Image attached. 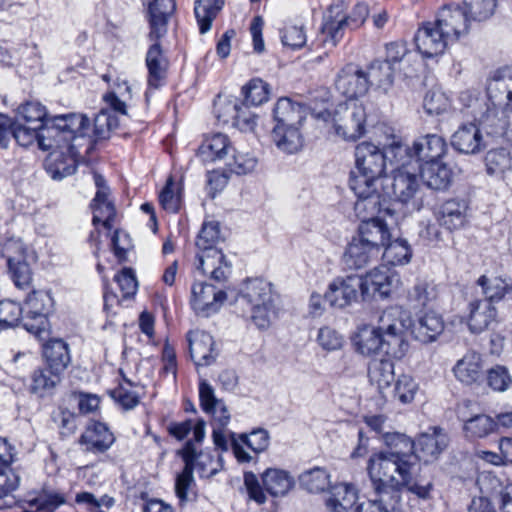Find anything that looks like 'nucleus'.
<instances>
[{
    "label": "nucleus",
    "mask_w": 512,
    "mask_h": 512,
    "mask_svg": "<svg viewBox=\"0 0 512 512\" xmlns=\"http://www.w3.org/2000/svg\"><path fill=\"white\" fill-rule=\"evenodd\" d=\"M89 128L90 121L86 115L68 113L51 117V124L26 125L15 122L11 135L23 147L36 141L41 150H50L54 157L52 177L62 179L75 173L81 156L80 148L87 145L86 152L91 148V140L87 137Z\"/></svg>",
    "instance_id": "1"
},
{
    "label": "nucleus",
    "mask_w": 512,
    "mask_h": 512,
    "mask_svg": "<svg viewBox=\"0 0 512 512\" xmlns=\"http://www.w3.org/2000/svg\"><path fill=\"white\" fill-rule=\"evenodd\" d=\"M411 317L398 307L384 310L376 326L365 325L358 329L353 338L356 351L363 356L384 354L401 360L407 354V340Z\"/></svg>",
    "instance_id": "2"
},
{
    "label": "nucleus",
    "mask_w": 512,
    "mask_h": 512,
    "mask_svg": "<svg viewBox=\"0 0 512 512\" xmlns=\"http://www.w3.org/2000/svg\"><path fill=\"white\" fill-rule=\"evenodd\" d=\"M383 442L387 450L369 458L367 470L370 479L379 481L380 478H388L394 474L411 473L413 465L417 463L414 455L415 442L398 432H385Z\"/></svg>",
    "instance_id": "3"
},
{
    "label": "nucleus",
    "mask_w": 512,
    "mask_h": 512,
    "mask_svg": "<svg viewBox=\"0 0 512 512\" xmlns=\"http://www.w3.org/2000/svg\"><path fill=\"white\" fill-rule=\"evenodd\" d=\"M386 155L376 145L363 142L355 148V169L350 172L349 187L361 191L363 187L377 185L385 178Z\"/></svg>",
    "instance_id": "4"
},
{
    "label": "nucleus",
    "mask_w": 512,
    "mask_h": 512,
    "mask_svg": "<svg viewBox=\"0 0 512 512\" xmlns=\"http://www.w3.org/2000/svg\"><path fill=\"white\" fill-rule=\"evenodd\" d=\"M460 100L465 107L466 115L472 117L487 136L502 137L506 133L508 119L502 111V106L494 105L485 97H479L469 91L461 93Z\"/></svg>",
    "instance_id": "5"
},
{
    "label": "nucleus",
    "mask_w": 512,
    "mask_h": 512,
    "mask_svg": "<svg viewBox=\"0 0 512 512\" xmlns=\"http://www.w3.org/2000/svg\"><path fill=\"white\" fill-rule=\"evenodd\" d=\"M368 15L369 8L364 2L357 3L349 14L343 12L340 4L331 5L328 13L324 16L321 28L324 41L336 46L346 30H354L362 26Z\"/></svg>",
    "instance_id": "6"
},
{
    "label": "nucleus",
    "mask_w": 512,
    "mask_h": 512,
    "mask_svg": "<svg viewBox=\"0 0 512 512\" xmlns=\"http://www.w3.org/2000/svg\"><path fill=\"white\" fill-rule=\"evenodd\" d=\"M412 164L408 161L401 162V166L393 171L392 177H385L381 185L384 195L401 203L413 200L418 207L422 203L423 184L418 174L411 171Z\"/></svg>",
    "instance_id": "7"
},
{
    "label": "nucleus",
    "mask_w": 512,
    "mask_h": 512,
    "mask_svg": "<svg viewBox=\"0 0 512 512\" xmlns=\"http://www.w3.org/2000/svg\"><path fill=\"white\" fill-rule=\"evenodd\" d=\"M390 232L381 218L366 219L358 227V235L349 243L344 256H365L382 253Z\"/></svg>",
    "instance_id": "8"
},
{
    "label": "nucleus",
    "mask_w": 512,
    "mask_h": 512,
    "mask_svg": "<svg viewBox=\"0 0 512 512\" xmlns=\"http://www.w3.org/2000/svg\"><path fill=\"white\" fill-rule=\"evenodd\" d=\"M93 179L95 186L97 187V192L90 204V207L93 210L92 223L95 226V229L90 232L88 241L91 245L96 247V250L92 253L97 254L99 238L97 225L101 223L106 230L110 231L118 222V215L114 203L108 199L110 189L106 184L105 178L101 174L94 172Z\"/></svg>",
    "instance_id": "9"
},
{
    "label": "nucleus",
    "mask_w": 512,
    "mask_h": 512,
    "mask_svg": "<svg viewBox=\"0 0 512 512\" xmlns=\"http://www.w3.org/2000/svg\"><path fill=\"white\" fill-rule=\"evenodd\" d=\"M54 307L50 292L45 290L32 291L25 300L22 317L23 327L30 333L42 338L49 326L48 316Z\"/></svg>",
    "instance_id": "10"
},
{
    "label": "nucleus",
    "mask_w": 512,
    "mask_h": 512,
    "mask_svg": "<svg viewBox=\"0 0 512 512\" xmlns=\"http://www.w3.org/2000/svg\"><path fill=\"white\" fill-rule=\"evenodd\" d=\"M447 143L445 139L437 134H427L416 139L412 146L397 145L392 147L395 155L405 153L408 162L420 164H428L442 159L447 151Z\"/></svg>",
    "instance_id": "11"
},
{
    "label": "nucleus",
    "mask_w": 512,
    "mask_h": 512,
    "mask_svg": "<svg viewBox=\"0 0 512 512\" xmlns=\"http://www.w3.org/2000/svg\"><path fill=\"white\" fill-rule=\"evenodd\" d=\"M366 111L363 105L352 102L339 105L333 117L335 133L345 140L355 141L365 133Z\"/></svg>",
    "instance_id": "12"
},
{
    "label": "nucleus",
    "mask_w": 512,
    "mask_h": 512,
    "mask_svg": "<svg viewBox=\"0 0 512 512\" xmlns=\"http://www.w3.org/2000/svg\"><path fill=\"white\" fill-rule=\"evenodd\" d=\"M360 278V291L364 299L376 296L387 298L400 284L398 273L386 265L376 267Z\"/></svg>",
    "instance_id": "13"
},
{
    "label": "nucleus",
    "mask_w": 512,
    "mask_h": 512,
    "mask_svg": "<svg viewBox=\"0 0 512 512\" xmlns=\"http://www.w3.org/2000/svg\"><path fill=\"white\" fill-rule=\"evenodd\" d=\"M357 197L354 204L356 216L362 221L366 219L380 218L379 214H392V210L386 206L387 196L381 194L377 185H369L363 187L361 191L352 190Z\"/></svg>",
    "instance_id": "14"
},
{
    "label": "nucleus",
    "mask_w": 512,
    "mask_h": 512,
    "mask_svg": "<svg viewBox=\"0 0 512 512\" xmlns=\"http://www.w3.org/2000/svg\"><path fill=\"white\" fill-rule=\"evenodd\" d=\"M414 41L417 50L426 58L441 55L447 46L452 43L440 29L436 21L425 22L415 34Z\"/></svg>",
    "instance_id": "15"
},
{
    "label": "nucleus",
    "mask_w": 512,
    "mask_h": 512,
    "mask_svg": "<svg viewBox=\"0 0 512 512\" xmlns=\"http://www.w3.org/2000/svg\"><path fill=\"white\" fill-rule=\"evenodd\" d=\"M335 87L339 93L349 99L364 96L369 88L366 71L355 64L345 65L337 74Z\"/></svg>",
    "instance_id": "16"
},
{
    "label": "nucleus",
    "mask_w": 512,
    "mask_h": 512,
    "mask_svg": "<svg viewBox=\"0 0 512 512\" xmlns=\"http://www.w3.org/2000/svg\"><path fill=\"white\" fill-rule=\"evenodd\" d=\"M435 21L446 34V38L454 43L468 33L471 18L460 6L449 5L438 12Z\"/></svg>",
    "instance_id": "17"
},
{
    "label": "nucleus",
    "mask_w": 512,
    "mask_h": 512,
    "mask_svg": "<svg viewBox=\"0 0 512 512\" xmlns=\"http://www.w3.org/2000/svg\"><path fill=\"white\" fill-rule=\"evenodd\" d=\"M448 442V435L443 429L430 428L427 432L422 433L415 442L414 455L416 456V462L429 463L436 460L446 449Z\"/></svg>",
    "instance_id": "18"
},
{
    "label": "nucleus",
    "mask_w": 512,
    "mask_h": 512,
    "mask_svg": "<svg viewBox=\"0 0 512 512\" xmlns=\"http://www.w3.org/2000/svg\"><path fill=\"white\" fill-rule=\"evenodd\" d=\"M375 492L374 498L356 506L353 512H395L399 508L397 491L389 489L384 479H370Z\"/></svg>",
    "instance_id": "19"
},
{
    "label": "nucleus",
    "mask_w": 512,
    "mask_h": 512,
    "mask_svg": "<svg viewBox=\"0 0 512 512\" xmlns=\"http://www.w3.org/2000/svg\"><path fill=\"white\" fill-rule=\"evenodd\" d=\"M420 470V463H416L413 465L411 473L407 475L394 474L388 478H384V481L387 483L389 489H394L397 491L399 502L401 501V489L403 487H406L408 491L417 495L421 499L430 498L433 483L431 480L419 478L418 473Z\"/></svg>",
    "instance_id": "20"
},
{
    "label": "nucleus",
    "mask_w": 512,
    "mask_h": 512,
    "mask_svg": "<svg viewBox=\"0 0 512 512\" xmlns=\"http://www.w3.org/2000/svg\"><path fill=\"white\" fill-rule=\"evenodd\" d=\"M361 287V278L349 275L345 279H335L324 295L325 302L331 307L344 308L356 301L358 290Z\"/></svg>",
    "instance_id": "21"
},
{
    "label": "nucleus",
    "mask_w": 512,
    "mask_h": 512,
    "mask_svg": "<svg viewBox=\"0 0 512 512\" xmlns=\"http://www.w3.org/2000/svg\"><path fill=\"white\" fill-rule=\"evenodd\" d=\"M451 145L459 153L475 155L486 149L487 141L476 123L461 125L451 136Z\"/></svg>",
    "instance_id": "22"
},
{
    "label": "nucleus",
    "mask_w": 512,
    "mask_h": 512,
    "mask_svg": "<svg viewBox=\"0 0 512 512\" xmlns=\"http://www.w3.org/2000/svg\"><path fill=\"white\" fill-rule=\"evenodd\" d=\"M190 356L197 366H209L215 362L218 352L213 337L201 330L190 331L187 335Z\"/></svg>",
    "instance_id": "23"
},
{
    "label": "nucleus",
    "mask_w": 512,
    "mask_h": 512,
    "mask_svg": "<svg viewBox=\"0 0 512 512\" xmlns=\"http://www.w3.org/2000/svg\"><path fill=\"white\" fill-rule=\"evenodd\" d=\"M226 292L216 290V288L207 283H194L192 286L191 304L197 313L205 315L216 312L226 300Z\"/></svg>",
    "instance_id": "24"
},
{
    "label": "nucleus",
    "mask_w": 512,
    "mask_h": 512,
    "mask_svg": "<svg viewBox=\"0 0 512 512\" xmlns=\"http://www.w3.org/2000/svg\"><path fill=\"white\" fill-rule=\"evenodd\" d=\"M176 9L175 0H153L148 6L149 38L158 41L167 33L170 17Z\"/></svg>",
    "instance_id": "25"
},
{
    "label": "nucleus",
    "mask_w": 512,
    "mask_h": 512,
    "mask_svg": "<svg viewBox=\"0 0 512 512\" xmlns=\"http://www.w3.org/2000/svg\"><path fill=\"white\" fill-rule=\"evenodd\" d=\"M114 441L115 437L107 425L97 421L90 423L80 438V444L85 446V450L93 453L107 451Z\"/></svg>",
    "instance_id": "26"
},
{
    "label": "nucleus",
    "mask_w": 512,
    "mask_h": 512,
    "mask_svg": "<svg viewBox=\"0 0 512 512\" xmlns=\"http://www.w3.org/2000/svg\"><path fill=\"white\" fill-rule=\"evenodd\" d=\"M417 169L419 170L422 184L432 190L444 191L448 189L452 182V169L447 164L441 162V160L420 164Z\"/></svg>",
    "instance_id": "27"
},
{
    "label": "nucleus",
    "mask_w": 512,
    "mask_h": 512,
    "mask_svg": "<svg viewBox=\"0 0 512 512\" xmlns=\"http://www.w3.org/2000/svg\"><path fill=\"white\" fill-rule=\"evenodd\" d=\"M414 339L427 344L435 341L444 330L442 317L434 311H429L420 316L418 320L408 328Z\"/></svg>",
    "instance_id": "28"
},
{
    "label": "nucleus",
    "mask_w": 512,
    "mask_h": 512,
    "mask_svg": "<svg viewBox=\"0 0 512 512\" xmlns=\"http://www.w3.org/2000/svg\"><path fill=\"white\" fill-rule=\"evenodd\" d=\"M468 203L464 199H449L439 208L437 220L449 230L462 228L467 222Z\"/></svg>",
    "instance_id": "29"
},
{
    "label": "nucleus",
    "mask_w": 512,
    "mask_h": 512,
    "mask_svg": "<svg viewBox=\"0 0 512 512\" xmlns=\"http://www.w3.org/2000/svg\"><path fill=\"white\" fill-rule=\"evenodd\" d=\"M168 65V59L165 57L161 45L155 42L149 47L146 54L149 88L158 89L164 84Z\"/></svg>",
    "instance_id": "30"
},
{
    "label": "nucleus",
    "mask_w": 512,
    "mask_h": 512,
    "mask_svg": "<svg viewBox=\"0 0 512 512\" xmlns=\"http://www.w3.org/2000/svg\"><path fill=\"white\" fill-rule=\"evenodd\" d=\"M357 500L358 493L354 485L339 483L330 487L326 506L331 512H353Z\"/></svg>",
    "instance_id": "31"
},
{
    "label": "nucleus",
    "mask_w": 512,
    "mask_h": 512,
    "mask_svg": "<svg viewBox=\"0 0 512 512\" xmlns=\"http://www.w3.org/2000/svg\"><path fill=\"white\" fill-rule=\"evenodd\" d=\"M455 377L466 385L478 383L483 379V361L479 353L467 352L453 368Z\"/></svg>",
    "instance_id": "32"
},
{
    "label": "nucleus",
    "mask_w": 512,
    "mask_h": 512,
    "mask_svg": "<svg viewBox=\"0 0 512 512\" xmlns=\"http://www.w3.org/2000/svg\"><path fill=\"white\" fill-rule=\"evenodd\" d=\"M305 118V108L289 98H280L274 106L273 119L275 126H301Z\"/></svg>",
    "instance_id": "33"
},
{
    "label": "nucleus",
    "mask_w": 512,
    "mask_h": 512,
    "mask_svg": "<svg viewBox=\"0 0 512 512\" xmlns=\"http://www.w3.org/2000/svg\"><path fill=\"white\" fill-rule=\"evenodd\" d=\"M276 295L273 292L272 284L262 278H247L239 292L238 302L249 304L269 303L275 300Z\"/></svg>",
    "instance_id": "34"
},
{
    "label": "nucleus",
    "mask_w": 512,
    "mask_h": 512,
    "mask_svg": "<svg viewBox=\"0 0 512 512\" xmlns=\"http://www.w3.org/2000/svg\"><path fill=\"white\" fill-rule=\"evenodd\" d=\"M469 307L468 326L471 332L481 333L496 322L497 310L489 300H475Z\"/></svg>",
    "instance_id": "35"
},
{
    "label": "nucleus",
    "mask_w": 512,
    "mask_h": 512,
    "mask_svg": "<svg viewBox=\"0 0 512 512\" xmlns=\"http://www.w3.org/2000/svg\"><path fill=\"white\" fill-rule=\"evenodd\" d=\"M458 418L463 422V431L468 439L485 438L497 430L496 421L486 414L466 418L465 411L459 408Z\"/></svg>",
    "instance_id": "36"
},
{
    "label": "nucleus",
    "mask_w": 512,
    "mask_h": 512,
    "mask_svg": "<svg viewBox=\"0 0 512 512\" xmlns=\"http://www.w3.org/2000/svg\"><path fill=\"white\" fill-rule=\"evenodd\" d=\"M46 365L63 374L71 362L68 344L60 338H52L42 346Z\"/></svg>",
    "instance_id": "37"
},
{
    "label": "nucleus",
    "mask_w": 512,
    "mask_h": 512,
    "mask_svg": "<svg viewBox=\"0 0 512 512\" xmlns=\"http://www.w3.org/2000/svg\"><path fill=\"white\" fill-rule=\"evenodd\" d=\"M182 457L185 466L180 474H178L175 483V492L180 502L187 501V493L191 485L194 483L193 470L194 461L197 460V450L191 441H188L183 449Z\"/></svg>",
    "instance_id": "38"
},
{
    "label": "nucleus",
    "mask_w": 512,
    "mask_h": 512,
    "mask_svg": "<svg viewBox=\"0 0 512 512\" xmlns=\"http://www.w3.org/2000/svg\"><path fill=\"white\" fill-rule=\"evenodd\" d=\"M261 479L265 491L272 497H283L294 486V479L289 472L278 468L266 469Z\"/></svg>",
    "instance_id": "39"
},
{
    "label": "nucleus",
    "mask_w": 512,
    "mask_h": 512,
    "mask_svg": "<svg viewBox=\"0 0 512 512\" xmlns=\"http://www.w3.org/2000/svg\"><path fill=\"white\" fill-rule=\"evenodd\" d=\"M232 150L229 138L222 133H216L204 139L199 146L197 156L204 163L222 160Z\"/></svg>",
    "instance_id": "40"
},
{
    "label": "nucleus",
    "mask_w": 512,
    "mask_h": 512,
    "mask_svg": "<svg viewBox=\"0 0 512 512\" xmlns=\"http://www.w3.org/2000/svg\"><path fill=\"white\" fill-rule=\"evenodd\" d=\"M365 71L370 87L374 85L385 94L390 91L394 83L395 68L388 62L375 59L368 65Z\"/></svg>",
    "instance_id": "41"
},
{
    "label": "nucleus",
    "mask_w": 512,
    "mask_h": 512,
    "mask_svg": "<svg viewBox=\"0 0 512 512\" xmlns=\"http://www.w3.org/2000/svg\"><path fill=\"white\" fill-rule=\"evenodd\" d=\"M271 137L277 148L287 154L296 153L303 146L300 126H274Z\"/></svg>",
    "instance_id": "42"
},
{
    "label": "nucleus",
    "mask_w": 512,
    "mask_h": 512,
    "mask_svg": "<svg viewBox=\"0 0 512 512\" xmlns=\"http://www.w3.org/2000/svg\"><path fill=\"white\" fill-rule=\"evenodd\" d=\"M477 284L482 288V292L485 295L484 300H489L492 304L502 300L506 294L512 293L511 279L482 275L478 279Z\"/></svg>",
    "instance_id": "43"
},
{
    "label": "nucleus",
    "mask_w": 512,
    "mask_h": 512,
    "mask_svg": "<svg viewBox=\"0 0 512 512\" xmlns=\"http://www.w3.org/2000/svg\"><path fill=\"white\" fill-rule=\"evenodd\" d=\"M368 377L370 383L382 393L395 380L394 363L390 359L372 361L368 367Z\"/></svg>",
    "instance_id": "44"
},
{
    "label": "nucleus",
    "mask_w": 512,
    "mask_h": 512,
    "mask_svg": "<svg viewBox=\"0 0 512 512\" xmlns=\"http://www.w3.org/2000/svg\"><path fill=\"white\" fill-rule=\"evenodd\" d=\"M61 373L46 366L32 373L30 391L40 397L50 394L62 379Z\"/></svg>",
    "instance_id": "45"
},
{
    "label": "nucleus",
    "mask_w": 512,
    "mask_h": 512,
    "mask_svg": "<svg viewBox=\"0 0 512 512\" xmlns=\"http://www.w3.org/2000/svg\"><path fill=\"white\" fill-rule=\"evenodd\" d=\"M28 508L23 512H54L59 506L66 502L64 494L42 489L35 497L28 499Z\"/></svg>",
    "instance_id": "46"
},
{
    "label": "nucleus",
    "mask_w": 512,
    "mask_h": 512,
    "mask_svg": "<svg viewBox=\"0 0 512 512\" xmlns=\"http://www.w3.org/2000/svg\"><path fill=\"white\" fill-rule=\"evenodd\" d=\"M512 88V77L501 71H497L487 82V96H484L490 103L502 106L506 96Z\"/></svg>",
    "instance_id": "47"
},
{
    "label": "nucleus",
    "mask_w": 512,
    "mask_h": 512,
    "mask_svg": "<svg viewBox=\"0 0 512 512\" xmlns=\"http://www.w3.org/2000/svg\"><path fill=\"white\" fill-rule=\"evenodd\" d=\"M224 0H195L194 13L201 34L210 30L212 21L222 9Z\"/></svg>",
    "instance_id": "48"
},
{
    "label": "nucleus",
    "mask_w": 512,
    "mask_h": 512,
    "mask_svg": "<svg viewBox=\"0 0 512 512\" xmlns=\"http://www.w3.org/2000/svg\"><path fill=\"white\" fill-rule=\"evenodd\" d=\"M7 268L10 279L19 289L30 286L33 279L32 263L27 258H8Z\"/></svg>",
    "instance_id": "49"
},
{
    "label": "nucleus",
    "mask_w": 512,
    "mask_h": 512,
    "mask_svg": "<svg viewBox=\"0 0 512 512\" xmlns=\"http://www.w3.org/2000/svg\"><path fill=\"white\" fill-rule=\"evenodd\" d=\"M196 268L218 282L226 281L232 272V264L226 258H198Z\"/></svg>",
    "instance_id": "50"
},
{
    "label": "nucleus",
    "mask_w": 512,
    "mask_h": 512,
    "mask_svg": "<svg viewBox=\"0 0 512 512\" xmlns=\"http://www.w3.org/2000/svg\"><path fill=\"white\" fill-rule=\"evenodd\" d=\"M269 94V84L260 78H253L242 87L245 106H259L268 101Z\"/></svg>",
    "instance_id": "51"
},
{
    "label": "nucleus",
    "mask_w": 512,
    "mask_h": 512,
    "mask_svg": "<svg viewBox=\"0 0 512 512\" xmlns=\"http://www.w3.org/2000/svg\"><path fill=\"white\" fill-rule=\"evenodd\" d=\"M26 125H45L51 124V118L47 117L46 109L38 102H26L19 106L17 110V121Z\"/></svg>",
    "instance_id": "52"
},
{
    "label": "nucleus",
    "mask_w": 512,
    "mask_h": 512,
    "mask_svg": "<svg viewBox=\"0 0 512 512\" xmlns=\"http://www.w3.org/2000/svg\"><path fill=\"white\" fill-rule=\"evenodd\" d=\"M300 484L311 493H320L330 487V475L320 467H315L301 474Z\"/></svg>",
    "instance_id": "53"
},
{
    "label": "nucleus",
    "mask_w": 512,
    "mask_h": 512,
    "mask_svg": "<svg viewBox=\"0 0 512 512\" xmlns=\"http://www.w3.org/2000/svg\"><path fill=\"white\" fill-rule=\"evenodd\" d=\"M408 296L417 306L428 307L436 302L438 287L432 282L420 280L413 286Z\"/></svg>",
    "instance_id": "54"
},
{
    "label": "nucleus",
    "mask_w": 512,
    "mask_h": 512,
    "mask_svg": "<svg viewBox=\"0 0 512 512\" xmlns=\"http://www.w3.org/2000/svg\"><path fill=\"white\" fill-rule=\"evenodd\" d=\"M487 172L491 175L502 174L512 167V159L504 148L492 149L485 157Z\"/></svg>",
    "instance_id": "55"
},
{
    "label": "nucleus",
    "mask_w": 512,
    "mask_h": 512,
    "mask_svg": "<svg viewBox=\"0 0 512 512\" xmlns=\"http://www.w3.org/2000/svg\"><path fill=\"white\" fill-rule=\"evenodd\" d=\"M465 11L473 21L490 18L496 8V0H463Z\"/></svg>",
    "instance_id": "56"
},
{
    "label": "nucleus",
    "mask_w": 512,
    "mask_h": 512,
    "mask_svg": "<svg viewBox=\"0 0 512 512\" xmlns=\"http://www.w3.org/2000/svg\"><path fill=\"white\" fill-rule=\"evenodd\" d=\"M24 310L19 303L12 300L0 301V328L16 326L22 321Z\"/></svg>",
    "instance_id": "57"
},
{
    "label": "nucleus",
    "mask_w": 512,
    "mask_h": 512,
    "mask_svg": "<svg viewBox=\"0 0 512 512\" xmlns=\"http://www.w3.org/2000/svg\"><path fill=\"white\" fill-rule=\"evenodd\" d=\"M159 202L164 210L170 213H177L180 209L181 192L176 187L172 177L167 179V182L160 192Z\"/></svg>",
    "instance_id": "58"
},
{
    "label": "nucleus",
    "mask_w": 512,
    "mask_h": 512,
    "mask_svg": "<svg viewBox=\"0 0 512 512\" xmlns=\"http://www.w3.org/2000/svg\"><path fill=\"white\" fill-rule=\"evenodd\" d=\"M418 391V384L415 379L407 374H402L398 377L394 387V396L402 404L411 403Z\"/></svg>",
    "instance_id": "59"
},
{
    "label": "nucleus",
    "mask_w": 512,
    "mask_h": 512,
    "mask_svg": "<svg viewBox=\"0 0 512 512\" xmlns=\"http://www.w3.org/2000/svg\"><path fill=\"white\" fill-rule=\"evenodd\" d=\"M251 307V320L260 328L265 329L270 325L272 316L275 315V300L269 303L249 304Z\"/></svg>",
    "instance_id": "60"
},
{
    "label": "nucleus",
    "mask_w": 512,
    "mask_h": 512,
    "mask_svg": "<svg viewBox=\"0 0 512 512\" xmlns=\"http://www.w3.org/2000/svg\"><path fill=\"white\" fill-rule=\"evenodd\" d=\"M219 238V224L217 222L204 223L196 239V246L202 251L211 250Z\"/></svg>",
    "instance_id": "61"
},
{
    "label": "nucleus",
    "mask_w": 512,
    "mask_h": 512,
    "mask_svg": "<svg viewBox=\"0 0 512 512\" xmlns=\"http://www.w3.org/2000/svg\"><path fill=\"white\" fill-rule=\"evenodd\" d=\"M238 438L256 453L265 451L270 440L268 431L263 428L254 429L249 434H241Z\"/></svg>",
    "instance_id": "62"
},
{
    "label": "nucleus",
    "mask_w": 512,
    "mask_h": 512,
    "mask_svg": "<svg viewBox=\"0 0 512 512\" xmlns=\"http://www.w3.org/2000/svg\"><path fill=\"white\" fill-rule=\"evenodd\" d=\"M487 383L494 391H506L512 384V378L504 366H495L487 372Z\"/></svg>",
    "instance_id": "63"
},
{
    "label": "nucleus",
    "mask_w": 512,
    "mask_h": 512,
    "mask_svg": "<svg viewBox=\"0 0 512 512\" xmlns=\"http://www.w3.org/2000/svg\"><path fill=\"white\" fill-rule=\"evenodd\" d=\"M281 41L284 46L293 50L302 48L307 41L303 26L288 25L281 31Z\"/></svg>",
    "instance_id": "64"
}]
</instances>
